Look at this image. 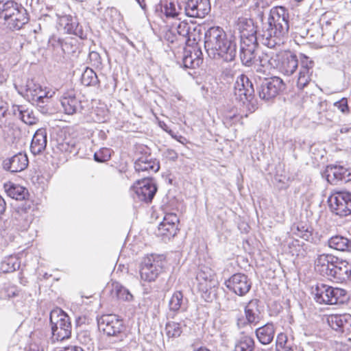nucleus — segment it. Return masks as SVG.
<instances>
[{
  "label": "nucleus",
  "mask_w": 351,
  "mask_h": 351,
  "mask_svg": "<svg viewBox=\"0 0 351 351\" xmlns=\"http://www.w3.org/2000/svg\"><path fill=\"white\" fill-rule=\"evenodd\" d=\"M289 29V14L284 6H277L271 10L267 23L259 33L260 43L272 49L280 45L282 38Z\"/></svg>",
  "instance_id": "obj_1"
},
{
  "label": "nucleus",
  "mask_w": 351,
  "mask_h": 351,
  "mask_svg": "<svg viewBox=\"0 0 351 351\" xmlns=\"http://www.w3.org/2000/svg\"><path fill=\"white\" fill-rule=\"evenodd\" d=\"M237 47L235 38H228L219 26L210 27L204 34V49L210 58L232 62L236 57Z\"/></svg>",
  "instance_id": "obj_2"
},
{
  "label": "nucleus",
  "mask_w": 351,
  "mask_h": 351,
  "mask_svg": "<svg viewBox=\"0 0 351 351\" xmlns=\"http://www.w3.org/2000/svg\"><path fill=\"white\" fill-rule=\"evenodd\" d=\"M315 269L320 275L336 282H343L351 276V265L331 254L317 255Z\"/></svg>",
  "instance_id": "obj_3"
},
{
  "label": "nucleus",
  "mask_w": 351,
  "mask_h": 351,
  "mask_svg": "<svg viewBox=\"0 0 351 351\" xmlns=\"http://www.w3.org/2000/svg\"><path fill=\"white\" fill-rule=\"evenodd\" d=\"M0 18L11 30H19L29 21L26 10L13 0H0Z\"/></svg>",
  "instance_id": "obj_4"
},
{
  "label": "nucleus",
  "mask_w": 351,
  "mask_h": 351,
  "mask_svg": "<svg viewBox=\"0 0 351 351\" xmlns=\"http://www.w3.org/2000/svg\"><path fill=\"white\" fill-rule=\"evenodd\" d=\"M312 289L314 299L319 304L329 305L343 304L348 300L347 291L345 289L333 287L322 282L317 283Z\"/></svg>",
  "instance_id": "obj_5"
},
{
  "label": "nucleus",
  "mask_w": 351,
  "mask_h": 351,
  "mask_svg": "<svg viewBox=\"0 0 351 351\" xmlns=\"http://www.w3.org/2000/svg\"><path fill=\"white\" fill-rule=\"evenodd\" d=\"M234 93L236 99L245 106L250 113L257 108L253 84L245 75L241 74L237 77Z\"/></svg>",
  "instance_id": "obj_6"
},
{
  "label": "nucleus",
  "mask_w": 351,
  "mask_h": 351,
  "mask_svg": "<svg viewBox=\"0 0 351 351\" xmlns=\"http://www.w3.org/2000/svg\"><path fill=\"white\" fill-rule=\"evenodd\" d=\"M165 262L163 255L151 254L145 257L140 268L141 279L147 282L154 281L162 272Z\"/></svg>",
  "instance_id": "obj_7"
},
{
  "label": "nucleus",
  "mask_w": 351,
  "mask_h": 351,
  "mask_svg": "<svg viewBox=\"0 0 351 351\" xmlns=\"http://www.w3.org/2000/svg\"><path fill=\"white\" fill-rule=\"evenodd\" d=\"M330 211L340 217L351 215V193L345 191H335L328 198Z\"/></svg>",
  "instance_id": "obj_8"
},
{
  "label": "nucleus",
  "mask_w": 351,
  "mask_h": 351,
  "mask_svg": "<svg viewBox=\"0 0 351 351\" xmlns=\"http://www.w3.org/2000/svg\"><path fill=\"white\" fill-rule=\"evenodd\" d=\"M69 316L58 311H52L50 314V323L51 326L52 339L53 341H63L70 337L71 334V324Z\"/></svg>",
  "instance_id": "obj_9"
},
{
  "label": "nucleus",
  "mask_w": 351,
  "mask_h": 351,
  "mask_svg": "<svg viewBox=\"0 0 351 351\" xmlns=\"http://www.w3.org/2000/svg\"><path fill=\"white\" fill-rule=\"evenodd\" d=\"M285 88V84L278 77L265 78L257 87L259 97L265 101L275 98L280 90Z\"/></svg>",
  "instance_id": "obj_10"
},
{
  "label": "nucleus",
  "mask_w": 351,
  "mask_h": 351,
  "mask_svg": "<svg viewBox=\"0 0 351 351\" xmlns=\"http://www.w3.org/2000/svg\"><path fill=\"white\" fill-rule=\"evenodd\" d=\"M196 280L198 289L202 293V297H205L206 300L210 299V290L216 285L214 271L209 267L199 266L196 275Z\"/></svg>",
  "instance_id": "obj_11"
},
{
  "label": "nucleus",
  "mask_w": 351,
  "mask_h": 351,
  "mask_svg": "<svg viewBox=\"0 0 351 351\" xmlns=\"http://www.w3.org/2000/svg\"><path fill=\"white\" fill-rule=\"evenodd\" d=\"M236 29L240 34V43L260 42L256 27L252 19L240 17L236 23Z\"/></svg>",
  "instance_id": "obj_12"
},
{
  "label": "nucleus",
  "mask_w": 351,
  "mask_h": 351,
  "mask_svg": "<svg viewBox=\"0 0 351 351\" xmlns=\"http://www.w3.org/2000/svg\"><path fill=\"white\" fill-rule=\"evenodd\" d=\"M224 284L230 291L239 296L245 295L252 287L250 280L245 274L241 273L233 274Z\"/></svg>",
  "instance_id": "obj_13"
},
{
  "label": "nucleus",
  "mask_w": 351,
  "mask_h": 351,
  "mask_svg": "<svg viewBox=\"0 0 351 351\" xmlns=\"http://www.w3.org/2000/svg\"><path fill=\"white\" fill-rule=\"evenodd\" d=\"M132 190L135 194V196L133 197L134 199L148 202H151L154 197L157 188L151 179L145 178L143 180H137L132 186Z\"/></svg>",
  "instance_id": "obj_14"
},
{
  "label": "nucleus",
  "mask_w": 351,
  "mask_h": 351,
  "mask_svg": "<svg viewBox=\"0 0 351 351\" xmlns=\"http://www.w3.org/2000/svg\"><path fill=\"white\" fill-rule=\"evenodd\" d=\"M99 327L108 336H117L124 328L123 322L116 315H104L98 322Z\"/></svg>",
  "instance_id": "obj_15"
},
{
  "label": "nucleus",
  "mask_w": 351,
  "mask_h": 351,
  "mask_svg": "<svg viewBox=\"0 0 351 351\" xmlns=\"http://www.w3.org/2000/svg\"><path fill=\"white\" fill-rule=\"evenodd\" d=\"M276 66L278 71L286 75H292L298 66V60L295 54L285 51L280 55H276Z\"/></svg>",
  "instance_id": "obj_16"
},
{
  "label": "nucleus",
  "mask_w": 351,
  "mask_h": 351,
  "mask_svg": "<svg viewBox=\"0 0 351 351\" xmlns=\"http://www.w3.org/2000/svg\"><path fill=\"white\" fill-rule=\"evenodd\" d=\"M28 162L26 154L19 152L4 159L2 165L4 170L11 173H17L25 170L28 166Z\"/></svg>",
  "instance_id": "obj_17"
},
{
  "label": "nucleus",
  "mask_w": 351,
  "mask_h": 351,
  "mask_svg": "<svg viewBox=\"0 0 351 351\" xmlns=\"http://www.w3.org/2000/svg\"><path fill=\"white\" fill-rule=\"evenodd\" d=\"M327 180L332 184L351 181V173L343 166L330 165L326 169Z\"/></svg>",
  "instance_id": "obj_18"
},
{
  "label": "nucleus",
  "mask_w": 351,
  "mask_h": 351,
  "mask_svg": "<svg viewBox=\"0 0 351 351\" xmlns=\"http://www.w3.org/2000/svg\"><path fill=\"white\" fill-rule=\"evenodd\" d=\"M258 302V300H252L246 304L244 307L245 320L243 319L237 320V325L239 328L243 327L246 324L256 325L258 323L261 319Z\"/></svg>",
  "instance_id": "obj_19"
},
{
  "label": "nucleus",
  "mask_w": 351,
  "mask_h": 351,
  "mask_svg": "<svg viewBox=\"0 0 351 351\" xmlns=\"http://www.w3.org/2000/svg\"><path fill=\"white\" fill-rule=\"evenodd\" d=\"M182 8H184L182 1L172 0H160L156 5V10H160L167 18H176L179 21L181 20L180 16L182 15Z\"/></svg>",
  "instance_id": "obj_20"
},
{
  "label": "nucleus",
  "mask_w": 351,
  "mask_h": 351,
  "mask_svg": "<svg viewBox=\"0 0 351 351\" xmlns=\"http://www.w3.org/2000/svg\"><path fill=\"white\" fill-rule=\"evenodd\" d=\"M258 42L240 43V59L242 64L246 66L254 65L257 57L256 49Z\"/></svg>",
  "instance_id": "obj_21"
},
{
  "label": "nucleus",
  "mask_w": 351,
  "mask_h": 351,
  "mask_svg": "<svg viewBox=\"0 0 351 351\" xmlns=\"http://www.w3.org/2000/svg\"><path fill=\"white\" fill-rule=\"evenodd\" d=\"M313 64V62L306 57L304 60H302L297 80V87L299 90H304L308 85L314 84L311 81Z\"/></svg>",
  "instance_id": "obj_22"
},
{
  "label": "nucleus",
  "mask_w": 351,
  "mask_h": 351,
  "mask_svg": "<svg viewBox=\"0 0 351 351\" xmlns=\"http://www.w3.org/2000/svg\"><path fill=\"white\" fill-rule=\"evenodd\" d=\"M27 92L32 97V99L36 103L37 106L43 108L44 106H40V104L49 103L50 98L54 94V92L52 93H50L49 91L46 92L43 90L39 84H35L32 82L27 84Z\"/></svg>",
  "instance_id": "obj_23"
},
{
  "label": "nucleus",
  "mask_w": 351,
  "mask_h": 351,
  "mask_svg": "<svg viewBox=\"0 0 351 351\" xmlns=\"http://www.w3.org/2000/svg\"><path fill=\"white\" fill-rule=\"evenodd\" d=\"M11 113H12V118L19 119L27 125H34L38 121V118L35 116L33 110L24 105H12Z\"/></svg>",
  "instance_id": "obj_24"
},
{
  "label": "nucleus",
  "mask_w": 351,
  "mask_h": 351,
  "mask_svg": "<svg viewBox=\"0 0 351 351\" xmlns=\"http://www.w3.org/2000/svg\"><path fill=\"white\" fill-rule=\"evenodd\" d=\"M186 300H184L181 291H176L169 301V311L167 313L168 319H173L180 311H184L186 309Z\"/></svg>",
  "instance_id": "obj_25"
},
{
  "label": "nucleus",
  "mask_w": 351,
  "mask_h": 351,
  "mask_svg": "<svg viewBox=\"0 0 351 351\" xmlns=\"http://www.w3.org/2000/svg\"><path fill=\"white\" fill-rule=\"evenodd\" d=\"M60 102L64 112L67 114L80 112L82 110L81 101L75 97L73 92L64 93Z\"/></svg>",
  "instance_id": "obj_26"
},
{
  "label": "nucleus",
  "mask_w": 351,
  "mask_h": 351,
  "mask_svg": "<svg viewBox=\"0 0 351 351\" xmlns=\"http://www.w3.org/2000/svg\"><path fill=\"white\" fill-rule=\"evenodd\" d=\"M329 326L336 331L344 332L351 328V315L350 314L330 315L327 318Z\"/></svg>",
  "instance_id": "obj_27"
},
{
  "label": "nucleus",
  "mask_w": 351,
  "mask_h": 351,
  "mask_svg": "<svg viewBox=\"0 0 351 351\" xmlns=\"http://www.w3.org/2000/svg\"><path fill=\"white\" fill-rule=\"evenodd\" d=\"M47 143V132L45 128H40L36 131L30 145L31 152L34 155L41 154L46 148Z\"/></svg>",
  "instance_id": "obj_28"
},
{
  "label": "nucleus",
  "mask_w": 351,
  "mask_h": 351,
  "mask_svg": "<svg viewBox=\"0 0 351 351\" xmlns=\"http://www.w3.org/2000/svg\"><path fill=\"white\" fill-rule=\"evenodd\" d=\"M62 21L64 23V29L68 34L77 36L81 39L86 38L87 34L84 31L75 16L66 15L62 17Z\"/></svg>",
  "instance_id": "obj_29"
},
{
  "label": "nucleus",
  "mask_w": 351,
  "mask_h": 351,
  "mask_svg": "<svg viewBox=\"0 0 351 351\" xmlns=\"http://www.w3.org/2000/svg\"><path fill=\"white\" fill-rule=\"evenodd\" d=\"M134 169L137 172H157L160 166L158 162L154 160L150 156H143L138 158L134 162Z\"/></svg>",
  "instance_id": "obj_30"
},
{
  "label": "nucleus",
  "mask_w": 351,
  "mask_h": 351,
  "mask_svg": "<svg viewBox=\"0 0 351 351\" xmlns=\"http://www.w3.org/2000/svg\"><path fill=\"white\" fill-rule=\"evenodd\" d=\"M255 333L258 340L261 344H269L272 342L274 338V325L272 323H267L264 326L258 328L256 330Z\"/></svg>",
  "instance_id": "obj_31"
},
{
  "label": "nucleus",
  "mask_w": 351,
  "mask_h": 351,
  "mask_svg": "<svg viewBox=\"0 0 351 351\" xmlns=\"http://www.w3.org/2000/svg\"><path fill=\"white\" fill-rule=\"evenodd\" d=\"M4 189L9 197L16 200H24L29 195L26 188L12 182L5 184Z\"/></svg>",
  "instance_id": "obj_32"
},
{
  "label": "nucleus",
  "mask_w": 351,
  "mask_h": 351,
  "mask_svg": "<svg viewBox=\"0 0 351 351\" xmlns=\"http://www.w3.org/2000/svg\"><path fill=\"white\" fill-rule=\"evenodd\" d=\"M330 248L341 252L351 250V240L341 235H335L330 237L327 241Z\"/></svg>",
  "instance_id": "obj_33"
},
{
  "label": "nucleus",
  "mask_w": 351,
  "mask_h": 351,
  "mask_svg": "<svg viewBox=\"0 0 351 351\" xmlns=\"http://www.w3.org/2000/svg\"><path fill=\"white\" fill-rule=\"evenodd\" d=\"M21 266L19 259L14 256L5 257L1 263L0 270L3 273H12L19 269Z\"/></svg>",
  "instance_id": "obj_34"
},
{
  "label": "nucleus",
  "mask_w": 351,
  "mask_h": 351,
  "mask_svg": "<svg viewBox=\"0 0 351 351\" xmlns=\"http://www.w3.org/2000/svg\"><path fill=\"white\" fill-rule=\"evenodd\" d=\"M111 294L123 301L130 302L133 300V295L130 291L119 282L112 283Z\"/></svg>",
  "instance_id": "obj_35"
},
{
  "label": "nucleus",
  "mask_w": 351,
  "mask_h": 351,
  "mask_svg": "<svg viewBox=\"0 0 351 351\" xmlns=\"http://www.w3.org/2000/svg\"><path fill=\"white\" fill-rule=\"evenodd\" d=\"M172 27L174 28L178 36L182 40V42L188 41L190 40V33L191 27L189 23L185 21H176L171 25Z\"/></svg>",
  "instance_id": "obj_36"
},
{
  "label": "nucleus",
  "mask_w": 351,
  "mask_h": 351,
  "mask_svg": "<svg viewBox=\"0 0 351 351\" xmlns=\"http://www.w3.org/2000/svg\"><path fill=\"white\" fill-rule=\"evenodd\" d=\"M27 207H25L24 209L22 208L21 213L17 212V215L19 217H15L16 220L18 221L17 226L19 230L21 231H26L29 228L32 221L33 216L31 214H29L27 211Z\"/></svg>",
  "instance_id": "obj_37"
},
{
  "label": "nucleus",
  "mask_w": 351,
  "mask_h": 351,
  "mask_svg": "<svg viewBox=\"0 0 351 351\" xmlns=\"http://www.w3.org/2000/svg\"><path fill=\"white\" fill-rule=\"evenodd\" d=\"M202 55L201 50H195V58H193L192 51H185V54L183 57V64L186 68H195L198 67L202 62L201 58Z\"/></svg>",
  "instance_id": "obj_38"
},
{
  "label": "nucleus",
  "mask_w": 351,
  "mask_h": 351,
  "mask_svg": "<svg viewBox=\"0 0 351 351\" xmlns=\"http://www.w3.org/2000/svg\"><path fill=\"white\" fill-rule=\"evenodd\" d=\"M255 343L252 337L247 335L241 336L234 345V351H253Z\"/></svg>",
  "instance_id": "obj_39"
},
{
  "label": "nucleus",
  "mask_w": 351,
  "mask_h": 351,
  "mask_svg": "<svg viewBox=\"0 0 351 351\" xmlns=\"http://www.w3.org/2000/svg\"><path fill=\"white\" fill-rule=\"evenodd\" d=\"M174 29H175L173 28L171 25L167 26L162 35L164 40L169 45H171V48L176 47L183 43Z\"/></svg>",
  "instance_id": "obj_40"
},
{
  "label": "nucleus",
  "mask_w": 351,
  "mask_h": 351,
  "mask_svg": "<svg viewBox=\"0 0 351 351\" xmlns=\"http://www.w3.org/2000/svg\"><path fill=\"white\" fill-rule=\"evenodd\" d=\"M276 58H274V57H270L267 53L262 52L261 54L257 55L256 62L254 66H260L269 70L272 68H276Z\"/></svg>",
  "instance_id": "obj_41"
},
{
  "label": "nucleus",
  "mask_w": 351,
  "mask_h": 351,
  "mask_svg": "<svg viewBox=\"0 0 351 351\" xmlns=\"http://www.w3.org/2000/svg\"><path fill=\"white\" fill-rule=\"evenodd\" d=\"M12 119L11 108L6 101L0 97V129L5 127L8 121Z\"/></svg>",
  "instance_id": "obj_42"
},
{
  "label": "nucleus",
  "mask_w": 351,
  "mask_h": 351,
  "mask_svg": "<svg viewBox=\"0 0 351 351\" xmlns=\"http://www.w3.org/2000/svg\"><path fill=\"white\" fill-rule=\"evenodd\" d=\"M81 82L86 86H95L99 83V80L95 72L90 68H86L81 76Z\"/></svg>",
  "instance_id": "obj_43"
},
{
  "label": "nucleus",
  "mask_w": 351,
  "mask_h": 351,
  "mask_svg": "<svg viewBox=\"0 0 351 351\" xmlns=\"http://www.w3.org/2000/svg\"><path fill=\"white\" fill-rule=\"evenodd\" d=\"M165 332L168 338H178L182 333V325L176 322H168L165 324Z\"/></svg>",
  "instance_id": "obj_44"
},
{
  "label": "nucleus",
  "mask_w": 351,
  "mask_h": 351,
  "mask_svg": "<svg viewBox=\"0 0 351 351\" xmlns=\"http://www.w3.org/2000/svg\"><path fill=\"white\" fill-rule=\"evenodd\" d=\"M56 149L62 153L75 152L76 148L75 141L70 138L58 140L56 145Z\"/></svg>",
  "instance_id": "obj_45"
},
{
  "label": "nucleus",
  "mask_w": 351,
  "mask_h": 351,
  "mask_svg": "<svg viewBox=\"0 0 351 351\" xmlns=\"http://www.w3.org/2000/svg\"><path fill=\"white\" fill-rule=\"evenodd\" d=\"M19 291L16 286L10 283H5L0 290L1 299H10L19 295Z\"/></svg>",
  "instance_id": "obj_46"
},
{
  "label": "nucleus",
  "mask_w": 351,
  "mask_h": 351,
  "mask_svg": "<svg viewBox=\"0 0 351 351\" xmlns=\"http://www.w3.org/2000/svg\"><path fill=\"white\" fill-rule=\"evenodd\" d=\"M223 309L236 311L239 310L242 304L236 296H227L222 303Z\"/></svg>",
  "instance_id": "obj_47"
},
{
  "label": "nucleus",
  "mask_w": 351,
  "mask_h": 351,
  "mask_svg": "<svg viewBox=\"0 0 351 351\" xmlns=\"http://www.w3.org/2000/svg\"><path fill=\"white\" fill-rule=\"evenodd\" d=\"M158 234L174 237L177 233L178 225L160 223L158 226Z\"/></svg>",
  "instance_id": "obj_48"
},
{
  "label": "nucleus",
  "mask_w": 351,
  "mask_h": 351,
  "mask_svg": "<svg viewBox=\"0 0 351 351\" xmlns=\"http://www.w3.org/2000/svg\"><path fill=\"white\" fill-rule=\"evenodd\" d=\"M199 0H187L182 1L184 14L187 16L195 18V12L197 11Z\"/></svg>",
  "instance_id": "obj_49"
},
{
  "label": "nucleus",
  "mask_w": 351,
  "mask_h": 351,
  "mask_svg": "<svg viewBox=\"0 0 351 351\" xmlns=\"http://www.w3.org/2000/svg\"><path fill=\"white\" fill-rule=\"evenodd\" d=\"M197 11L195 12V18H204L210 10V0H199Z\"/></svg>",
  "instance_id": "obj_50"
},
{
  "label": "nucleus",
  "mask_w": 351,
  "mask_h": 351,
  "mask_svg": "<svg viewBox=\"0 0 351 351\" xmlns=\"http://www.w3.org/2000/svg\"><path fill=\"white\" fill-rule=\"evenodd\" d=\"M112 150L102 147L94 154V160L98 162H104L110 159Z\"/></svg>",
  "instance_id": "obj_51"
},
{
  "label": "nucleus",
  "mask_w": 351,
  "mask_h": 351,
  "mask_svg": "<svg viewBox=\"0 0 351 351\" xmlns=\"http://www.w3.org/2000/svg\"><path fill=\"white\" fill-rule=\"evenodd\" d=\"M332 12H326L320 18V23L323 30L329 31L328 27L333 25L335 20L332 19Z\"/></svg>",
  "instance_id": "obj_52"
},
{
  "label": "nucleus",
  "mask_w": 351,
  "mask_h": 351,
  "mask_svg": "<svg viewBox=\"0 0 351 351\" xmlns=\"http://www.w3.org/2000/svg\"><path fill=\"white\" fill-rule=\"evenodd\" d=\"M241 117L237 113V110H231L225 114L223 117V123L227 126H231L232 124L240 120Z\"/></svg>",
  "instance_id": "obj_53"
},
{
  "label": "nucleus",
  "mask_w": 351,
  "mask_h": 351,
  "mask_svg": "<svg viewBox=\"0 0 351 351\" xmlns=\"http://www.w3.org/2000/svg\"><path fill=\"white\" fill-rule=\"evenodd\" d=\"M78 341L83 345L90 346L93 344V339L90 337V332L88 330L80 332L77 335Z\"/></svg>",
  "instance_id": "obj_54"
},
{
  "label": "nucleus",
  "mask_w": 351,
  "mask_h": 351,
  "mask_svg": "<svg viewBox=\"0 0 351 351\" xmlns=\"http://www.w3.org/2000/svg\"><path fill=\"white\" fill-rule=\"evenodd\" d=\"M334 106L344 114L350 112L348 100L346 97H343L340 100L335 102Z\"/></svg>",
  "instance_id": "obj_55"
},
{
  "label": "nucleus",
  "mask_w": 351,
  "mask_h": 351,
  "mask_svg": "<svg viewBox=\"0 0 351 351\" xmlns=\"http://www.w3.org/2000/svg\"><path fill=\"white\" fill-rule=\"evenodd\" d=\"M249 0H218L224 5L241 7L245 5Z\"/></svg>",
  "instance_id": "obj_56"
},
{
  "label": "nucleus",
  "mask_w": 351,
  "mask_h": 351,
  "mask_svg": "<svg viewBox=\"0 0 351 351\" xmlns=\"http://www.w3.org/2000/svg\"><path fill=\"white\" fill-rule=\"evenodd\" d=\"M179 219L174 213H167L165 215L163 220L161 223H169L171 225H178Z\"/></svg>",
  "instance_id": "obj_57"
},
{
  "label": "nucleus",
  "mask_w": 351,
  "mask_h": 351,
  "mask_svg": "<svg viewBox=\"0 0 351 351\" xmlns=\"http://www.w3.org/2000/svg\"><path fill=\"white\" fill-rule=\"evenodd\" d=\"M287 346V338L284 333H280L277 336L276 349Z\"/></svg>",
  "instance_id": "obj_58"
},
{
  "label": "nucleus",
  "mask_w": 351,
  "mask_h": 351,
  "mask_svg": "<svg viewBox=\"0 0 351 351\" xmlns=\"http://www.w3.org/2000/svg\"><path fill=\"white\" fill-rule=\"evenodd\" d=\"M165 156H166L167 158L172 161L176 160L178 157V153L175 150L171 149H167V151L165 152Z\"/></svg>",
  "instance_id": "obj_59"
},
{
  "label": "nucleus",
  "mask_w": 351,
  "mask_h": 351,
  "mask_svg": "<svg viewBox=\"0 0 351 351\" xmlns=\"http://www.w3.org/2000/svg\"><path fill=\"white\" fill-rule=\"evenodd\" d=\"M328 109V103L326 100H320L317 106L316 110L319 114L326 111Z\"/></svg>",
  "instance_id": "obj_60"
},
{
  "label": "nucleus",
  "mask_w": 351,
  "mask_h": 351,
  "mask_svg": "<svg viewBox=\"0 0 351 351\" xmlns=\"http://www.w3.org/2000/svg\"><path fill=\"white\" fill-rule=\"evenodd\" d=\"M61 351H84V350L77 346H70L63 348Z\"/></svg>",
  "instance_id": "obj_61"
},
{
  "label": "nucleus",
  "mask_w": 351,
  "mask_h": 351,
  "mask_svg": "<svg viewBox=\"0 0 351 351\" xmlns=\"http://www.w3.org/2000/svg\"><path fill=\"white\" fill-rule=\"evenodd\" d=\"M298 230L299 232H300V229L299 227H298ZM311 236V233L309 231H308L307 229H306L305 230H301V234H300V237H301L302 238L304 239L305 240H308V238L310 237Z\"/></svg>",
  "instance_id": "obj_62"
},
{
  "label": "nucleus",
  "mask_w": 351,
  "mask_h": 351,
  "mask_svg": "<svg viewBox=\"0 0 351 351\" xmlns=\"http://www.w3.org/2000/svg\"><path fill=\"white\" fill-rule=\"evenodd\" d=\"M6 208V204L4 199L0 195V215L3 214Z\"/></svg>",
  "instance_id": "obj_63"
},
{
  "label": "nucleus",
  "mask_w": 351,
  "mask_h": 351,
  "mask_svg": "<svg viewBox=\"0 0 351 351\" xmlns=\"http://www.w3.org/2000/svg\"><path fill=\"white\" fill-rule=\"evenodd\" d=\"M276 351H293L290 346H286L278 349H276Z\"/></svg>",
  "instance_id": "obj_64"
}]
</instances>
